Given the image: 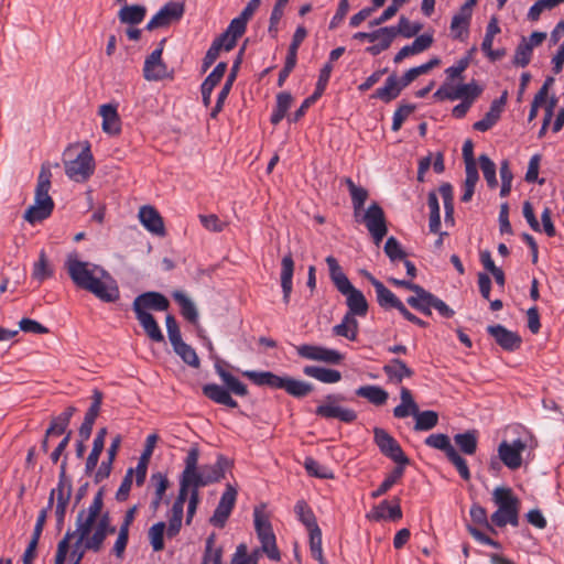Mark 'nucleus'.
<instances>
[{
    "label": "nucleus",
    "mask_w": 564,
    "mask_h": 564,
    "mask_svg": "<svg viewBox=\"0 0 564 564\" xmlns=\"http://www.w3.org/2000/svg\"><path fill=\"white\" fill-rule=\"evenodd\" d=\"M200 452L198 446H192L184 458V469L180 475V489L169 516L167 538H175L182 528L184 505L194 489L219 482L225 478L226 470L230 467V460L224 455H218L214 464L198 466Z\"/></svg>",
    "instance_id": "obj_1"
},
{
    "label": "nucleus",
    "mask_w": 564,
    "mask_h": 564,
    "mask_svg": "<svg viewBox=\"0 0 564 564\" xmlns=\"http://www.w3.org/2000/svg\"><path fill=\"white\" fill-rule=\"evenodd\" d=\"M65 268L77 288L93 293L106 303L119 300L120 292L117 282L102 267L82 261L78 254L73 252L67 256Z\"/></svg>",
    "instance_id": "obj_2"
},
{
    "label": "nucleus",
    "mask_w": 564,
    "mask_h": 564,
    "mask_svg": "<svg viewBox=\"0 0 564 564\" xmlns=\"http://www.w3.org/2000/svg\"><path fill=\"white\" fill-rule=\"evenodd\" d=\"M215 371L221 379L225 387L217 383L204 384L202 388L203 394L217 404L226 405L231 409L237 408L238 402L230 393L239 397H246L248 394L247 386L229 371L224 369L220 361L215 364Z\"/></svg>",
    "instance_id": "obj_3"
},
{
    "label": "nucleus",
    "mask_w": 564,
    "mask_h": 564,
    "mask_svg": "<svg viewBox=\"0 0 564 564\" xmlns=\"http://www.w3.org/2000/svg\"><path fill=\"white\" fill-rule=\"evenodd\" d=\"M329 276L338 292L346 296V305L352 317H365L368 313V302L362 292L356 289L343 272L338 261L333 256L326 258Z\"/></svg>",
    "instance_id": "obj_4"
},
{
    "label": "nucleus",
    "mask_w": 564,
    "mask_h": 564,
    "mask_svg": "<svg viewBox=\"0 0 564 564\" xmlns=\"http://www.w3.org/2000/svg\"><path fill=\"white\" fill-rule=\"evenodd\" d=\"M241 373L258 387L281 389L296 399L305 398L314 390L310 382L290 376H278L271 371L245 370Z\"/></svg>",
    "instance_id": "obj_5"
},
{
    "label": "nucleus",
    "mask_w": 564,
    "mask_h": 564,
    "mask_svg": "<svg viewBox=\"0 0 564 564\" xmlns=\"http://www.w3.org/2000/svg\"><path fill=\"white\" fill-rule=\"evenodd\" d=\"M51 177L52 173L50 166L43 164L35 188L34 205L30 206L24 213V219L30 224H35L48 218L54 209V202L48 194Z\"/></svg>",
    "instance_id": "obj_6"
},
{
    "label": "nucleus",
    "mask_w": 564,
    "mask_h": 564,
    "mask_svg": "<svg viewBox=\"0 0 564 564\" xmlns=\"http://www.w3.org/2000/svg\"><path fill=\"white\" fill-rule=\"evenodd\" d=\"M492 500L498 509L491 514V522L499 528L507 524L517 527L519 523V499L508 487H497Z\"/></svg>",
    "instance_id": "obj_7"
},
{
    "label": "nucleus",
    "mask_w": 564,
    "mask_h": 564,
    "mask_svg": "<svg viewBox=\"0 0 564 564\" xmlns=\"http://www.w3.org/2000/svg\"><path fill=\"white\" fill-rule=\"evenodd\" d=\"M345 401L340 393H330L325 395L324 401L316 406L315 415L325 420H338L343 423H352L357 420V412L352 409L341 406L339 403Z\"/></svg>",
    "instance_id": "obj_8"
},
{
    "label": "nucleus",
    "mask_w": 564,
    "mask_h": 564,
    "mask_svg": "<svg viewBox=\"0 0 564 564\" xmlns=\"http://www.w3.org/2000/svg\"><path fill=\"white\" fill-rule=\"evenodd\" d=\"M253 520L254 529L261 543V550L270 560L275 562L280 561L281 554L276 546L275 535L268 514L263 510L256 508L253 511Z\"/></svg>",
    "instance_id": "obj_9"
},
{
    "label": "nucleus",
    "mask_w": 564,
    "mask_h": 564,
    "mask_svg": "<svg viewBox=\"0 0 564 564\" xmlns=\"http://www.w3.org/2000/svg\"><path fill=\"white\" fill-rule=\"evenodd\" d=\"M532 442L531 435L519 436L512 442L503 440L498 445V458L509 469L517 470L521 467L523 452L530 446Z\"/></svg>",
    "instance_id": "obj_10"
},
{
    "label": "nucleus",
    "mask_w": 564,
    "mask_h": 564,
    "mask_svg": "<svg viewBox=\"0 0 564 564\" xmlns=\"http://www.w3.org/2000/svg\"><path fill=\"white\" fill-rule=\"evenodd\" d=\"M373 442L378 446L380 453L390 458L398 466H408L410 464L409 457L404 454L398 441L384 429H373Z\"/></svg>",
    "instance_id": "obj_11"
},
{
    "label": "nucleus",
    "mask_w": 564,
    "mask_h": 564,
    "mask_svg": "<svg viewBox=\"0 0 564 564\" xmlns=\"http://www.w3.org/2000/svg\"><path fill=\"white\" fill-rule=\"evenodd\" d=\"M95 171V162L89 147L80 151L75 160L65 162L66 175L77 183L87 181Z\"/></svg>",
    "instance_id": "obj_12"
},
{
    "label": "nucleus",
    "mask_w": 564,
    "mask_h": 564,
    "mask_svg": "<svg viewBox=\"0 0 564 564\" xmlns=\"http://www.w3.org/2000/svg\"><path fill=\"white\" fill-rule=\"evenodd\" d=\"M362 221L372 236L375 243L378 246L388 232L387 220L382 207L376 202L370 204L362 216Z\"/></svg>",
    "instance_id": "obj_13"
},
{
    "label": "nucleus",
    "mask_w": 564,
    "mask_h": 564,
    "mask_svg": "<svg viewBox=\"0 0 564 564\" xmlns=\"http://www.w3.org/2000/svg\"><path fill=\"white\" fill-rule=\"evenodd\" d=\"M296 352L304 359L323 361L329 365H339L344 359V355L338 350L310 344L297 346Z\"/></svg>",
    "instance_id": "obj_14"
},
{
    "label": "nucleus",
    "mask_w": 564,
    "mask_h": 564,
    "mask_svg": "<svg viewBox=\"0 0 564 564\" xmlns=\"http://www.w3.org/2000/svg\"><path fill=\"white\" fill-rule=\"evenodd\" d=\"M165 39H163L159 47H156L149 56H147L143 65V77L149 82H159L166 77H170L167 66L162 59L163 45Z\"/></svg>",
    "instance_id": "obj_15"
},
{
    "label": "nucleus",
    "mask_w": 564,
    "mask_h": 564,
    "mask_svg": "<svg viewBox=\"0 0 564 564\" xmlns=\"http://www.w3.org/2000/svg\"><path fill=\"white\" fill-rule=\"evenodd\" d=\"M237 499V489L230 484L227 485L220 500L210 518V523L217 528H224Z\"/></svg>",
    "instance_id": "obj_16"
},
{
    "label": "nucleus",
    "mask_w": 564,
    "mask_h": 564,
    "mask_svg": "<svg viewBox=\"0 0 564 564\" xmlns=\"http://www.w3.org/2000/svg\"><path fill=\"white\" fill-rule=\"evenodd\" d=\"M184 13V6L180 2H167L163 6L148 22L145 29L153 31L159 28L167 26L175 20H180Z\"/></svg>",
    "instance_id": "obj_17"
},
{
    "label": "nucleus",
    "mask_w": 564,
    "mask_h": 564,
    "mask_svg": "<svg viewBox=\"0 0 564 564\" xmlns=\"http://www.w3.org/2000/svg\"><path fill=\"white\" fill-rule=\"evenodd\" d=\"M170 307V301L160 292L149 291L138 295L132 304L135 314L153 310L156 312L166 311Z\"/></svg>",
    "instance_id": "obj_18"
},
{
    "label": "nucleus",
    "mask_w": 564,
    "mask_h": 564,
    "mask_svg": "<svg viewBox=\"0 0 564 564\" xmlns=\"http://www.w3.org/2000/svg\"><path fill=\"white\" fill-rule=\"evenodd\" d=\"M487 333L492 336L496 343L505 350L513 351L521 346V337L500 324L489 325L487 327Z\"/></svg>",
    "instance_id": "obj_19"
},
{
    "label": "nucleus",
    "mask_w": 564,
    "mask_h": 564,
    "mask_svg": "<svg viewBox=\"0 0 564 564\" xmlns=\"http://www.w3.org/2000/svg\"><path fill=\"white\" fill-rule=\"evenodd\" d=\"M139 219L150 232L158 236L165 235L163 218L154 207L149 205L142 206L139 210Z\"/></svg>",
    "instance_id": "obj_20"
},
{
    "label": "nucleus",
    "mask_w": 564,
    "mask_h": 564,
    "mask_svg": "<svg viewBox=\"0 0 564 564\" xmlns=\"http://www.w3.org/2000/svg\"><path fill=\"white\" fill-rule=\"evenodd\" d=\"M403 89L404 88L401 86L398 75L392 73L387 77L384 85L375 90L371 98L389 104L397 99Z\"/></svg>",
    "instance_id": "obj_21"
},
{
    "label": "nucleus",
    "mask_w": 564,
    "mask_h": 564,
    "mask_svg": "<svg viewBox=\"0 0 564 564\" xmlns=\"http://www.w3.org/2000/svg\"><path fill=\"white\" fill-rule=\"evenodd\" d=\"M382 370L388 380L394 384H400L403 379L411 378L414 375V371L399 358L391 359L382 367Z\"/></svg>",
    "instance_id": "obj_22"
},
{
    "label": "nucleus",
    "mask_w": 564,
    "mask_h": 564,
    "mask_svg": "<svg viewBox=\"0 0 564 564\" xmlns=\"http://www.w3.org/2000/svg\"><path fill=\"white\" fill-rule=\"evenodd\" d=\"M367 517L375 521H380V520L398 521L402 518L400 500L395 499V503L393 506H390L388 500H383L378 506L373 507V509Z\"/></svg>",
    "instance_id": "obj_23"
},
{
    "label": "nucleus",
    "mask_w": 564,
    "mask_h": 564,
    "mask_svg": "<svg viewBox=\"0 0 564 564\" xmlns=\"http://www.w3.org/2000/svg\"><path fill=\"white\" fill-rule=\"evenodd\" d=\"M294 261L292 254L289 253L281 261V288L283 292V302L289 304L293 289Z\"/></svg>",
    "instance_id": "obj_24"
},
{
    "label": "nucleus",
    "mask_w": 564,
    "mask_h": 564,
    "mask_svg": "<svg viewBox=\"0 0 564 564\" xmlns=\"http://www.w3.org/2000/svg\"><path fill=\"white\" fill-rule=\"evenodd\" d=\"M99 115L102 118L104 132L115 135L120 132V118L117 107L111 104H105L99 107Z\"/></svg>",
    "instance_id": "obj_25"
},
{
    "label": "nucleus",
    "mask_w": 564,
    "mask_h": 564,
    "mask_svg": "<svg viewBox=\"0 0 564 564\" xmlns=\"http://www.w3.org/2000/svg\"><path fill=\"white\" fill-rule=\"evenodd\" d=\"M303 373L307 377L314 378L323 383H337L341 380L340 371L336 369L319 367V366H305Z\"/></svg>",
    "instance_id": "obj_26"
},
{
    "label": "nucleus",
    "mask_w": 564,
    "mask_h": 564,
    "mask_svg": "<svg viewBox=\"0 0 564 564\" xmlns=\"http://www.w3.org/2000/svg\"><path fill=\"white\" fill-rule=\"evenodd\" d=\"M368 279L371 285L375 288L378 304L384 310L393 308L395 304L400 301L395 296V294L391 292L388 288H386L381 281H379L371 274L368 275Z\"/></svg>",
    "instance_id": "obj_27"
},
{
    "label": "nucleus",
    "mask_w": 564,
    "mask_h": 564,
    "mask_svg": "<svg viewBox=\"0 0 564 564\" xmlns=\"http://www.w3.org/2000/svg\"><path fill=\"white\" fill-rule=\"evenodd\" d=\"M175 302L180 305L181 315L191 324H198V311L194 302L182 291H175L172 294Z\"/></svg>",
    "instance_id": "obj_28"
},
{
    "label": "nucleus",
    "mask_w": 564,
    "mask_h": 564,
    "mask_svg": "<svg viewBox=\"0 0 564 564\" xmlns=\"http://www.w3.org/2000/svg\"><path fill=\"white\" fill-rule=\"evenodd\" d=\"M355 393L377 406L383 405L389 399V393L380 386L375 384L361 386L356 389Z\"/></svg>",
    "instance_id": "obj_29"
},
{
    "label": "nucleus",
    "mask_w": 564,
    "mask_h": 564,
    "mask_svg": "<svg viewBox=\"0 0 564 564\" xmlns=\"http://www.w3.org/2000/svg\"><path fill=\"white\" fill-rule=\"evenodd\" d=\"M401 403L393 409V415L397 419H404L414 415L417 412V403L414 401L411 391L402 387L400 390Z\"/></svg>",
    "instance_id": "obj_30"
},
{
    "label": "nucleus",
    "mask_w": 564,
    "mask_h": 564,
    "mask_svg": "<svg viewBox=\"0 0 564 564\" xmlns=\"http://www.w3.org/2000/svg\"><path fill=\"white\" fill-rule=\"evenodd\" d=\"M135 317L151 340L155 343L164 341L163 333L151 313L141 312L135 314Z\"/></svg>",
    "instance_id": "obj_31"
},
{
    "label": "nucleus",
    "mask_w": 564,
    "mask_h": 564,
    "mask_svg": "<svg viewBox=\"0 0 564 564\" xmlns=\"http://www.w3.org/2000/svg\"><path fill=\"white\" fill-rule=\"evenodd\" d=\"M147 14V8L141 4H124L118 12L121 23L137 25L141 23Z\"/></svg>",
    "instance_id": "obj_32"
},
{
    "label": "nucleus",
    "mask_w": 564,
    "mask_h": 564,
    "mask_svg": "<svg viewBox=\"0 0 564 564\" xmlns=\"http://www.w3.org/2000/svg\"><path fill=\"white\" fill-rule=\"evenodd\" d=\"M72 481L58 480L57 487L53 488L50 492L47 509H52L54 499L56 497V506L67 507L72 497Z\"/></svg>",
    "instance_id": "obj_33"
},
{
    "label": "nucleus",
    "mask_w": 564,
    "mask_h": 564,
    "mask_svg": "<svg viewBox=\"0 0 564 564\" xmlns=\"http://www.w3.org/2000/svg\"><path fill=\"white\" fill-rule=\"evenodd\" d=\"M359 324L351 314H345L341 323L333 327V334L336 336L345 337L349 340H356L358 336Z\"/></svg>",
    "instance_id": "obj_34"
},
{
    "label": "nucleus",
    "mask_w": 564,
    "mask_h": 564,
    "mask_svg": "<svg viewBox=\"0 0 564 564\" xmlns=\"http://www.w3.org/2000/svg\"><path fill=\"white\" fill-rule=\"evenodd\" d=\"M343 182L346 184L349 191L354 214L357 217L364 209V205L368 198V191L361 186L356 185L350 177L344 178Z\"/></svg>",
    "instance_id": "obj_35"
},
{
    "label": "nucleus",
    "mask_w": 564,
    "mask_h": 564,
    "mask_svg": "<svg viewBox=\"0 0 564 564\" xmlns=\"http://www.w3.org/2000/svg\"><path fill=\"white\" fill-rule=\"evenodd\" d=\"M75 412L76 408L67 406L58 416L54 417L46 430V437L64 434Z\"/></svg>",
    "instance_id": "obj_36"
},
{
    "label": "nucleus",
    "mask_w": 564,
    "mask_h": 564,
    "mask_svg": "<svg viewBox=\"0 0 564 564\" xmlns=\"http://www.w3.org/2000/svg\"><path fill=\"white\" fill-rule=\"evenodd\" d=\"M454 442L465 455H474L478 445V433L476 430H468L454 435Z\"/></svg>",
    "instance_id": "obj_37"
},
{
    "label": "nucleus",
    "mask_w": 564,
    "mask_h": 564,
    "mask_svg": "<svg viewBox=\"0 0 564 564\" xmlns=\"http://www.w3.org/2000/svg\"><path fill=\"white\" fill-rule=\"evenodd\" d=\"M294 512L297 520L306 528L307 531L318 528L316 517L305 500L301 499L295 503Z\"/></svg>",
    "instance_id": "obj_38"
},
{
    "label": "nucleus",
    "mask_w": 564,
    "mask_h": 564,
    "mask_svg": "<svg viewBox=\"0 0 564 564\" xmlns=\"http://www.w3.org/2000/svg\"><path fill=\"white\" fill-rule=\"evenodd\" d=\"M482 87H480L476 80H471L467 84H459L456 86L455 94L452 98L462 99V101L470 100L473 105L476 99L481 95Z\"/></svg>",
    "instance_id": "obj_39"
},
{
    "label": "nucleus",
    "mask_w": 564,
    "mask_h": 564,
    "mask_svg": "<svg viewBox=\"0 0 564 564\" xmlns=\"http://www.w3.org/2000/svg\"><path fill=\"white\" fill-rule=\"evenodd\" d=\"M293 101V97L288 91H282L276 95V105L271 115L270 121L272 124H278L285 117L291 104Z\"/></svg>",
    "instance_id": "obj_40"
},
{
    "label": "nucleus",
    "mask_w": 564,
    "mask_h": 564,
    "mask_svg": "<svg viewBox=\"0 0 564 564\" xmlns=\"http://www.w3.org/2000/svg\"><path fill=\"white\" fill-rule=\"evenodd\" d=\"M413 416L415 417V431H430L438 423V414L432 410L420 411L417 408V412Z\"/></svg>",
    "instance_id": "obj_41"
},
{
    "label": "nucleus",
    "mask_w": 564,
    "mask_h": 564,
    "mask_svg": "<svg viewBox=\"0 0 564 564\" xmlns=\"http://www.w3.org/2000/svg\"><path fill=\"white\" fill-rule=\"evenodd\" d=\"M151 480H152V482H154V486H155L154 498L151 501V509L153 511H156L163 500L166 489L170 486V481H169L166 475H164L162 473L153 474L151 476Z\"/></svg>",
    "instance_id": "obj_42"
},
{
    "label": "nucleus",
    "mask_w": 564,
    "mask_h": 564,
    "mask_svg": "<svg viewBox=\"0 0 564 564\" xmlns=\"http://www.w3.org/2000/svg\"><path fill=\"white\" fill-rule=\"evenodd\" d=\"M167 533V525L163 521L154 523L148 531L150 544L155 552L164 550V533Z\"/></svg>",
    "instance_id": "obj_43"
},
{
    "label": "nucleus",
    "mask_w": 564,
    "mask_h": 564,
    "mask_svg": "<svg viewBox=\"0 0 564 564\" xmlns=\"http://www.w3.org/2000/svg\"><path fill=\"white\" fill-rule=\"evenodd\" d=\"M424 444L431 448L442 451L446 457L452 452L455 451V447L451 443L449 436L446 434H443V433H435V434L429 435L425 438Z\"/></svg>",
    "instance_id": "obj_44"
},
{
    "label": "nucleus",
    "mask_w": 564,
    "mask_h": 564,
    "mask_svg": "<svg viewBox=\"0 0 564 564\" xmlns=\"http://www.w3.org/2000/svg\"><path fill=\"white\" fill-rule=\"evenodd\" d=\"M405 466H395L393 470L384 478L380 486L371 492L372 498L383 496L394 484H397L404 474Z\"/></svg>",
    "instance_id": "obj_45"
},
{
    "label": "nucleus",
    "mask_w": 564,
    "mask_h": 564,
    "mask_svg": "<svg viewBox=\"0 0 564 564\" xmlns=\"http://www.w3.org/2000/svg\"><path fill=\"white\" fill-rule=\"evenodd\" d=\"M310 535V552L314 560L318 562V564H328L323 554L322 547V531L318 528L308 530Z\"/></svg>",
    "instance_id": "obj_46"
},
{
    "label": "nucleus",
    "mask_w": 564,
    "mask_h": 564,
    "mask_svg": "<svg viewBox=\"0 0 564 564\" xmlns=\"http://www.w3.org/2000/svg\"><path fill=\"white\" fill-rule=\"evenodd\" d=\"M95 520L85 517V510L79 511L76 519V531H74L75 535L77 534V546L85 543L86 539L89 538Z\"/></svg>",
    "instance_id": "obj_47"
},
{
    "label": "nucleus",
    "mask_w": 564,
    "mask_h": 564,
    "mask_svg": "<svg viewBox=\"0 0 564 564\" xmlns=\"http://www.w3.org/2000/svg\"><path fill=\"white\" fill-rule=\"evenodd\" d=\"M436 299V295H434L431 292H427L422 297H413L410 296L406 299V303L414 310L419 311L420 313L431 316L432 311L431 308L434 305V301Z\"/></svg>",
    "instance_id": "obj_48"
},
{
    "label": "nucleus",
    "mask_w": 564,
    "mask_h": 564,
    "mask_svg": "<svg viewBox=\"0 0 564 564\" xmlns=\"http://www.w3.org/2000/svg\"><path fill=\"white\" fill-rule=\"evenodd\" d=\"M248 21L245 20L242 17H237L231 20L227 28V32L230 33V41L226 45V51H231L236 44L237 40L246 32Z\"/></svg>",
    "instance_id": "obj_49"
},
{
    "label": "nucleus",
    "mask_w": 564,
    "mask_h": 564,
    "mask_svg": "<svg viewBox=\"0 0 564 564\" xmlns=\"http://www.w3.org/2000/svg\"><path fill=\"white\" fill-rule=\"evenodd\" d=\"M215 535L212 534L206 540L205 551L200 564H223V549L214 547Z\"/></svg>",
    "instance_id": "obj_50"
},
{
    "label": "nucleus",
    "mask_w": 564,
    "mask_h": 564,
    "mask_svg": "<svg viewBox=\"0 0 564 564\" xmlns=\"http://www.w3.org/2000/svg\"><path fill=\"white\" fill-rule=\"evenodd\" d=\"M479 164L488 186L490 188L497 187L498 181L496 177L495 162L488 155L481 154L479 156Z\"/></svg>",
    "instance_id": "obj_51"
},
{
    "label": "nucleus",
    "mask_w": 564,
    "mask_h": 564,
    "mask_svg": "<svg viewBox=\"0 0 564 564\" xmlns=\"http://www.w3.org/2000/svg\"><path fill=\"white\" fill-rule=\"evenodd\" d=\"M466 171V178L464 183V192L460 197L462 202L468 203L475 193V186L479 180L477 167H468L465 169Z\"/></svg>",
    "instance_id": "obj_52"
},
{
    "label": "nucleus",
    "mask_w": 564,
    "mask_h": 564,
    "mask_svg": "<svg viewBox=\"0 0 564 564\" xmlns=\"http://www.w3.org/2000/svg\"><path fill=\"white\" fill-rule=\"evenodd\" d=\"M304 468L310 476L317 477L321 479H332L333 473L325 466L321 465L317 460L312 457H306L304 460Z\"/></svg>",
    "instance_id": "obj_53"
},
{
    "label": "nucleus",
    "mask_w": 564,
    "mask_h": 564,
    "mask_svg": "<svg viewBox=\"0 0 564 564\" xmlns=\"http://www.w3.org/2000/svg\"><path fill=\"white\" fill-rule=\"evenodd\" d=\"M533 50L527 44V39L522 37L521 42L516 48L513 56V64L516 66L525 67L532 58Z\"/></svg>",
    "instance_id": "obj_54"
},
{
    "label": "nucleus",
    "mask_w": 564,
    "mask_h": 564,
    "mask_svg": "<svg viewBox=\"0 0 564 564\" xmlns=\"http://www.w3.org/2000/svg\"><path fill=\"white\" fill-rule=\"evenodd\" d=\"M289 0H276L271 15H270V24H269V33L272 37H276L278 35V24L283 17L284 8L288 4Z\"/></svg>",
    "instance_id": "obj_55"
},
{
    "label": "nucleus",
    "mask_w": 564,
    "mask_h": 564,
    "mask_svg": "<svg viewBox=\"0 0 564 564\" xmlns=\"http://www.w3.org/2000/svg\"><path fill=\"white\" fill-rule=\"evenodd\" d=\"M175 354H177L182 360L191 367L198 368L199 367V358L189 345L186 343H182L180 346H176L174 349Z\"/></svg>",
    "instance_id": "obj_56"
},
{
    "label": "nucleus",
    "mask_w": 564,
    "mask_h": 564,
    "mask_svg": "<svg viewBox=\"0 0 564 564\" xmlns=\"http://www.w3.org/2000/svg\"><path fill=\"white\" fill-rule=\"evenodd\" d=\"M52 275L53 270L48 267L46 254L44 250H42L40 252L39 261L34 263L33 278L42 282Z\"/></svg>",
    "instance_id": "obj_57"
},
{
    "label": "nucleus",
    "mask_w": 564,
    "mask_h": 564,
    "mask_svg": "<svg viewBox=\"0 0 564 564\" xmlns=\"http://www.w3.org/2000/svg\"><path fill=\"white\" fill-rule=\"evenodd\" d=\"M415 110L414 105L401 104L393 113L391 129L399 131L406 118Z\"/></svg>",
    "instance_id": "obj_58"
},
{
    "label": "nucleus",
    "mask_w": 564,
    "mask_h": 564,
    "mask_svg": "<svg viewBox=\"0 0 564 564\" xmlns=\"http://www.w3.org/2000/svg\"><path fill=\"white\" fill-rule=\"evenodd\" d=\"M167 336L173 349L183 343L182 335L177 322L173 315H167L165 318Z\"/></svg>",
    "instance_id": "obj_59"
},
{
    "label": "nucleus",
    "mask_w": 564,
    "mask_h": 564,
    "mask_svg": "<svg viewBox=\"0 0 564 564\" xmlns=\"http://www.w3.org/2000/svg\"><path fill=\"white\" fill-rule=\"evenodd\" d=\"M501 115L494 110L492 108H489V111L486 112L482 119L476 121L473 126V128L476 131L486 132L490 130L500 119Z\"/></svg>",
    "instance_id": "obj_60"
},
{
    "label": "nucleus",
    "mask_w": 564,
    "mask_h": 564,
    "mask_svg": "<svg viewBox=\"0 0 564 564\" xmlns=\"http://www.w3.org/2000/svg\"><path fill=\"white\" fill-rule=\"evenodd\" d=\"M384 252L392 262L397 260H404V258L406 257L400 242L394 237H389L387 239L384 245Z\"/></svg>",
    "instance_id": "obj_61"
},
{
    "label": "nucleus",
    "mask_w": 564,
    "mask_h": 564,
    "mask_svg": "<svg viewBox=\"0 0 564 564\" xmlns=\"http://www.w3.org/2000/svg\"><path fill=\"white\" fill-rule=\"evenodd\" d=\"M324 94V90L319 89L318 87H315L314 93L304 99L300 108L292 115V117L289 119L292 122H297L307 111V109L317 101V99Z\"/></svg>",
    "instance_id": "obj_62"
},
{
    "label": "nucleus",
    "mask_w": 564,
    "mask_h": 564,
    "mask_svg": "<svg viewBox=\"0 0 564 564\" xmlns=\"http://www.w3.org/2000/svg\"><path fill=\"white\" fill-rule=\"evenodd\" d=\"M558 0H538L529 9L528 18L531 21H538L541 13L544 10H551L558 6Z\"/></svg>",
    "instance_id": "obj_63"
},
{
    "label": "nucleus",
    "mask_w": 564,
    "mask_h": 564,
    "mask_svg": "<svg viewBox=\"0 0 564 564\" xmlns=\"http://www.w3.org/2000/svg\"><path fill=\"white\" fill-rule=\"evenodd\" d=\"M456 468V470L458 471L459 476L464 479V480H469L470 479V470L468 468V465H467V462L465 458H463L458 452L455 449L454 452H452L447 457H446Z\"/></svg>",
    "instance_id": "obj_64"
}]
</instances>
